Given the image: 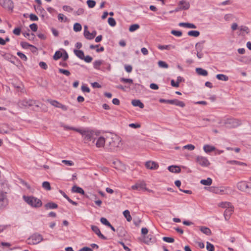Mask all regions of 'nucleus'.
Instances as JSON below:
<instances>
[{
	"label": "nucleus",
	"instance_id": "obj_1",
	"mask_svg": "<svg viewBox=\"0 0 251 251\" xmlns=\"http://www.w3.org/2000/svg\"><path fill=\"white\" fill-rule=\"evenodd\" d=\"M78 132L82 135L84 143L86 144H89L90 142L94 143L100 134L99 131L92 130L88 128H80L79 130H78Z\"/></svg>",
	"mask_w": 251,
	"mask_h": 251
},
{
	"label": "nucleus",
	"instance_id": "obj_2",
	"mask_svg": "<svg viewBox=\"0 0 251 251\" xmlns=\"http://www.w3.org/2000/svg\"><path fill=\"white\" fill-rule=\"evenodd\" d=\"M23 199L27 205L32 208H39L43 204L42 201L40 199L33 196L23 195Z\"/></svg>",
	"mask_w": 251,
	"mask_h": 251
},
{
	"label": "nucleus",
	"instance_id": "obj_3",
	"mask_svg": "<svg viewBox=\"0 0 251 251\" xmlns=\"http://www.w3.org/2000/svg\"><path fill=\"white\" fill-rule=\"evenodd\" d=\"M107 145L108 146L109 149L111 151L117 150L121 144V138L116 135H112L110 138L106 139Z\"/></svg>",
	"mask_w": 251,
	"mask_h": 251
},
{
	"label": "nucleus",
	"instance_id": "obj_4",
	"mask_svg": "<svg viewBox=\"0 0 251 251\" xmlns=\"http://www.w3.org/2000/svg\"><path fill=\"white\" fill-rule=\"evenodd\" d=\"M43 240L42 235L39 233H34L27 238L26 243L30 245H36L41 242Z\"/></svg>",
	"mask_w": 251,
	"mask_h": 251
},
{
	"label": "nucleus",
	"instance_id": "obj_5",
	"mask_svg": "<svg viewBox=\"0 0 251 251\" xmlns=\"http://www.w3.org/2000/svg\"><path fill=\"white\" fill-rule=\"evenodd\" d=\"M196 161L197 164L203 167H207L210 165V163L207 158L201 155L196 156Z\"/></svg>",
	"mask_w": 251,
	"mask_h": 251
},
{
	"label": "nucleus",
	"instance_id": "obj_6",
	"mask_svg": "<svg viewBox=\"0 0 251 251\" xmlns=\"http://www.w3.org/2000/svg\"><path fill=\"white\" fill-rule=\"evenodd\" d=\"M212 192L219 195H230L232 193V190L229 187L217 188Z\"/></svg>",
	"mask_w": 251,
	"mask_h": 251
},
{
	"label": "nucleus",
	"instance_id": "obj_7",
	"mask_svg": "<svg viewBox=\"0 0 251 251\" xmlns=\"http://www.w3.org/2000/svg\"><path fill=\"white\" fill-rule=\"evenodd\" d=\"M131 189L132 190H136L138 191H145L147 190L149 192H151V191L150 190H148L146 188V183L143 181H139L137 182L135 185H132L131 187Z\"/></svg>",
	"mask_w": 251,
	"mask_h": 251
},
{
	"label": "nucleus",
	"instance_id": "obj_8",
	"mask_svg": "<svg viewBox=\"0 0 251 251\" xmlns=\"http://www.w3.org/2000/svg\"><path fill=\"white\" fill-rule=\"evenodd\" d=\"M8 204V201L6 198L5 193L0 192V211L3 209Z\"/></svg>",
	"mask_w": 251,
	"mask_h": 251
},
{
	"label": "nucleus",
	"instance_id": "obj_9",
	"mask_svg": "<svg viewBox=\"0 0 251 251\" xmlns=\"http://www.w3.org/2000/svg\"><path fill=\"white\" fill-rule=\"evenodd\" d=\"M35 104V101L31 100L24 99L18 102V105L21 107H29Z\"/></svg>",
	"mask_w": 251,
	"mask_h": 251
},
{
	"label": "nucleus",
	"instance_id": "obj_10",
	"mask_svg": "<svg viewBox=\"0 0 251 251\" xmlns=\"http://www.w3.org/2000/svg\"><path fill=\"white\" fill-rule=\"evenodd\" d=\"M0 5L8 10H12L14 7L11 0H0Z\"/></svg>",
	"mask_w": 251,
	"mask_h": 251
},
{
	"label": "nucleus",
	"instance_id": "obj_11",
	"mask_svg": "<svg viewBox=\"0 0 251 251\" xmlns=\"http://www.w3.org/2000/svg\"><path fill=\"white\" fill-rule=\"evenodd\" d=\"M49 102L51 104L52 106L61 108L64 111H66L68 110V107L65 105H63L58 101L55 100H48Z\"/></svg>",
	"mask_w": 251,
	"mask_h": 251
},
{
	"label": "nucleus",
	"instance_id": "obj_12",
	"mask_svg": "<svg viewBox=\"0 0 251 251\" xmlns=\"http://www.w3.org/2000/svg\"><path fill=\"white\" fill-rule=\"evenodd\" d=\"M237 188L243 192L246 191L247 189L251 188L246 181H241L237 184Z\"/></svg>",
	"mask_w": 251,
	"mask_h": 251
},
{
	"label": "nucleus",
	"instance_id": "obj_13",
	"mask_svg": "<svg viewBox=\"0 0 251 251\" xmlns=\"http://www.w3.org/2000/svg\"><path fill=\"white\" fill-rule=\"evenodd\" d=\"M234 211V207L232 205L230 206L229 207L226 208L224 213V216L225 217V219L226 221H228L231 215H232L233 212Z\"/></svg>",
	"mask_w": 251,
	"mask_h": 251
},
{
	"label": "nucleus",
	"instance_id": "obj_14",
	"mask_svg": "<svg viewBox=\"0 0 251 251\" xmlns=\"http://www.w3.org/2000/svg\"><path fill=\"white\" fill-rule=\"evenodd\" d=\"M96 139L97 140L96 143V146L97 148H101L104 147L106 140L103 137L100 136V134L99 136L97 137Z\"/></svg>",
	"mask_w": 251,
	"mask_h": 251
},
{
	"label": "nucleus",
	"instance_id": "obj_15",
	"mask_svg": "<svg viewBox=\"0 0 251 251\" xmlns=\"http://www.w3.org/2000/svg\"><path fill=\"white\" fill-rule=\"evenodd\" d=\"M145 166L147 169L151 170H156L159 167L158 163L151 161H147L145 164Z\"/></svg>",
	"mask_w": 251,
	"mask_h": 251
},
{
	"label": "nucleus",
	"instance_id": "obj_16",
	"mask_svg": "<svg viewBox=\"0 0 251 251\" xmlns=\"http://www.w3.org/2000/svg\"><path fill=\"white\" fill-rule=\"evenodd\" d=\"M92 230L99 236V237L103 240H106V237L101 234L99 227L96 226H91Z\"/></svg>",
	"mask_w": 251,
	"mask_h": 251
},
{
	"label": "nucleus",
	"instance_id": "obj_17",
	"mask_svg": "<svg viewBox=\"0 0 251 251\" xmlns=\"http://www.w3.org/2000/svg\"><path fill=\"white\" fill-rule=\"evenodd\" d=\"M170 104L181 107H184L185 106V104L183 101L179 100L177 99L170 100Z\"/></svg>",
	"mask_w": 251,
	"mask_h": 251
},
{
	"label": "nucleus",
	"instance_id": "obj_18",
	"mask_svg": "<svg viewBox=\"0 0 251 251\" xmlns=\"http://www.w3.org/2000/svg\"><path fill=\"white\" fill-rule=\"evenodd\" d=\"M180 6L179 9L187 10L189 9L190 7V4L188 2L184 0H181L179 3Z\"/></svg>",
	"mask_w": 251,
	"mask_h": 251
},
{
	"label": "nucleus",
	"instance_id": "obj_19",
	"mask_svg": "<svg viewBox=\"0 0 251 251\" xmlns=\"http://www.w3.org/2000/svg\"><path fill=\"white\" fill-rule=\"evenodd\" d=\"M179 26L188 28H196L197 26L195 25L192 23H180L178 24Z\"/></svg>",
	"mask_w": 251,
	"mask_h": 251
},
{
	"label": "nucleus",
	"instance_id": "obj_20",
	"mask_svg": "<svg viewBox=\"0 0 251 251\" xmlns=\"http://www.w3.org/2000/svg\"><path fill=\"white\" fill-rule=\"evenodd\" d=\"M132 104L135 107H139L140 108L144 107V104L139 100H133L131 101Z\"/></svg>",
	"mask_w": 251,
	"mask_h": 251
},
{
	"label": "nucleus",
	"instance_id": "obj_21",
	"mask_svg": "<svg viewBox=\"0 0 251 251\" xmlns=\"http://www.w3.org/2000/svg\"><path fill=\"white\" fill-rule=\"evenodd\" d=\"M168 170L174 173H178L180 172L181 169L180 168L177 166H170L168 167Z\"/></svg>",
	"mask_w": 251,
	"mask_h": 251
},
{
	"label": "nucleus",
	"instance_id": "obj_22",
	"mask_svg": "<svg viewBox=\"0 0 251 251\" xmlns=\"http://www.w3.org/2000/svg\"><path fill=\"white\" fill-rule=\"evenodd\" d=\"M157 48L160 50H170L171 49H175V46L172 45H159L157 46Z\"/></svg>",
	"mask_w": 251,
	"mask_h": 251
},
{
	"label": "nucleus",
	"instance_id": "obj_23",
	"mask_svg": "<svg viewBox=\"0 0 251 251\" xmlns=\"http://www.w3.org/2000/svg\"><path fill=\"white\" fill-rule=\"evenodd\" d=\"M196 72L199 75L202 76H206L208 75L207 71L201 68H197Z\"/></svg>",
	"mask_w": 251,
	"mask_h": 251
},
{
	"label": "nucleus",
	"instance_id": "obj_24",
	"mask_svg": "<svg viewBox=\"0 0 251 251\" xmlns=\"http://www.w3.org/2000/svg\"><path fill=\"white\" fill-rule=\"evenodd\" d=\"M218 205L219 207H220L221 208H225L226 209V208H227L229 207L230 206H231V205H232V204L230 202L223 201V202H221L219 203Z\"/></svg>",
	"mask_w": 251,
	"mask_h": 251
},
{
	"label": "nucleus",
	"instance_id": "obj_25",
	"mask_svg": "<svg viewBox=\"0 0 251 251\" xmlns=\"http://www.w3.org/2000/svg\"><path fill=\"white\" fill-rule=\"evenodd\" d=\"M72 191L74 193H78L82 195L84 194V190L81 188L76 186H74L72 187Z\"/></svg>",
	"mask_w": 251,
	"mask_h": 251
},
{
	"label": "nucleus",
	"instance_id": "obj_26",
	"mask_svg": "<svg viewBox=\"0 0 251 251\" xmlns=\"http://www.w3.org/2000/svg\"><path fill=\"white\" fill-rule=\"evenodd\" d=\"M203 149L204 151L206 153L210 152L216 150V148L214 146H210L209 145H204Z\"/></svg>",
	"mask_w": 251,
	"mask_h": 251
},
{
	"label": "nucleus",
	"instance_id": "obj_27",
	"mask_svg": "<svg viewBox=\"0 0 251 251\" xmlns=\"http://www.w3.org/2000/svg\"><path fill=\"white\" fill-rule=\"evenodd\" d=\"M45 207L47 209H53L57 208V204L55 203L50 202L46 203Z\"/></svg>",
	"mask_w": 251,
	"mask_h": 251
},
{
	"label": "nucleus",
	"instance_id": "obj_28",
	"mask_svg": "<svg viewBox=\"0 0 251 251\" xmlns=\"http://www.w3.org/2000/svg\"><path fill=\"white\" fill-rule=\"evenodd\" d=\"M226 163L228 164H234L236 165L239 166H246L247 165L246 163L240 161H238L237 160H228L226 162Z\"/></svg>",
	"mask_w": 251,
	"mask_h": 251
},
{
	"label": "nucleus",
	"instance_id": "obj_29",
	"mask_svg": "<svg viewBox=\"0 0 251 251\" xmlns=\"http://www.w3.org/2000/svg\"><path fill=\"white\" fill-rule=\"evenodd\" d=\"M103 61L101 60H97L93 62V67L98 70H100V66L103 64Z\"/></svg>",
	"mask_w": 251,
	"mask_h": 251
},
{
	"label": "nucleus",
	"instance_id": "obj_30",
	"mask_svg": "<svg viewBox=\"0 0 251 251\" xmlns=\"http://www.w3.org/2000/svg\"><path fill=\"white\" fill-rule=\"evenodd\" d=\"M200 229L203 233L206 235H209L211 233V230L208 227L206 226H200Z\"/></svg>",
	"mask_w": 251,
	"mask_h": 251
},
{
	"label": "nucleus",
	"instance_id": "obj_31",
	"mask_svg": "<svg viewBox=\"0 0 251 251\" xmlns=\"http://www.w3.org/2000/svg\"><path fill=\"white\" fill-rule=\"evenodd\" d=\"M74 53L79 58L82 60L84 58V54L82 50H74Z\"/></svg>",
	"mask_w": 251,
	"mask_h": 251
},
{
	"label": "nucleus",
	"instance_id": "obj_32",
	"mask_svg": "<svg viewBox=\"0 0 251 251\" xmlns=\"http://www.w3.org/2000/svg\"><path fill=\"white\" fill-rule=\"evenodd\" d=\"M200 183L203 185L209 186L212 184V180L211 178L208 177L206 179H201Z\"/></svg>",
	"mask_w": 251,
	"mask_h": 251
},
{
	"label": "nucleus",
	"instance_id": "obj_33",
	"mask_svg": "<svg viewBox=\"0 0 251 251\" xmlns=\"http://www.w3.org/2000/svg\"><path fill=\"white\" fill-rule=\"evenodd\" d=\"M204 41L198 42L195 45V48L197 51H202L203 49Z\"/></svg>",
	"mask_w": 251,
	"mask_h": 251
},
{
	"label": "nucleus",
	"instance_id": "obj_34",
	"mask_svg": "<svg viewBox=\"0 0 251 251\" xmlns=\"http://www.w3.org/2000/svg\"><path fill=\"white\" fill-rule=\"evenodd\" d=\"M216 77L220 80L226 81L228 80V77L224 74H218L216 75Z\"/></svg>",
	"mask_w": 251,
	"mask_h": 251
},
{
	"label": "nucleus",
	"instance_id": "obj_35",
	"mask_svg": "<svg viewBox=\"0 0 251 251\" xmlns=\"http://www.w3.org/2000/svg\"><path fill=\"white\" fill-rule=\"evenodd\" d=\"M227 124H230L231 126H230V127H236V126H238L239 125L238 122L235 119L228 120Z\"/></svg>",
	"mask_w": 251,
	"mask_h": 251
},
{
	"label": "nucleus",
	"instance_id": "obj_36",
	"mask_svg": "<svg viewBox=\"0 0 251 251\" xmlns=\"http://www.w3.org/2000/svg\"><path fill=\"white\" fill-rule=\"evenodd\" d=\"M123 215L128 222H130L131 221L132 218L130 214V212H129V210H125L123 212Z\"/></svg>",
	"mask_w": 251,
	"mask_h": 251
},
{
	"label": "nucleus",
	"instance_id": "obj_37",
	"mask_svg": "<svg viewBox=\"0 0 251 251\" xmlns=\"http://www.w3.org/2000/svg\"><path fill=\"white\" fill-rule=\"evenodd\" d=\"M86 28H87V27L85 26V29L84 31V35L85 37L88 40L93 39V37L91 35V33L89 31H88L86 29Z\"/></svg>",
	"mask_w": 251,
	"mask_h": 251
},
{
	"label": "nucleus",
	"instance_id": "obj_38",
	"mask_svg": "<svg viewBox=\"0 0 251 251\" xmlns=\"http://www.w3.org/2000/svg\"><path fill=\"white\" fill-rule=\"evenodd\" d=\"M187 34L190 36L197 37L200 35V33L197 30H191L189 31Z\"/></svg>",
	"mask_w": 251,
	"mask_h": 251
},
{
	"label": "nucleus",
	"instance_id": "obj_39",
	"mask_svg": "<svg viewBox=\"0 0 251 251\" xmlns=\"http://www.w3.org/2000/svg\"><path fill=\"white\" fill-rule=\"evenodd\" d=\"M98 47H99V45H91L90 46V48L91 49H96V51L97 52H102V51H104V48L103 47H101L100 48H99Z\"/></svg>",
	"mask_w": 251,
	"mask_h": 251
},
{
	"label": "nucleus",
	"instance_id": "obj_40",
	"mask_svg": "<svg viewBox=\"0 0 251 251\" xmlns=\"http://www.w3.org/2000/svg\"><path fill=\"white\" fill-rule=\"evenodd\" d=\"M158 65L161 68L167 69L169 67V65L166 62L161 60L158 62Z\"/></svg>",
	"mask_w": 251,
	"mask_h": 251
},
{
	"label": "nucleus",
	"instance_id": "obj_41",
	"mask_svg": "<svg viewBox=\"0 0 251 251\" xmlns=\"http://www.w3.org/2000/svg\"><path fill=\"white\" fill-rule=\"evenodd\" d=\"M73 29L75 32L80 31L82 29L81 25L79 23H76L74 25Z\"/></svg>",
	"mask_w": 251,
	"mask_h": 251
},
{
	"label": "nucleus",
	"instance_id": "obj_42",
	"mask_svg": "<svg viewBox=\"0 0 251 251\" xmlns=\"http://www.w3.org/2000/svg\"><path fill=\"white\" fill-rule=\"evenodd\" d=\"M140 27V26L138 24H133L131 25L129 28V31L130 32H134L136 30L138 29Z\"/></svg>",
	"mask_w": 251,
	"mask_h": 251
},
{
	"label": "nucleus",
	"instance_id": "obj_43",
	"mask_svg": "<svg viewBox=\"0 0 251 251\" xmlns=\"http://www.w3.org/2000/svg\"><path fill=\"white\" fill-rule=\"evenodd\" d=\"M234 16L231 14H227L224 16V19L226 21L229 22L234 19Z\"/></svg>",
	"mask_w": 251,
	"mask_h": 251
},
{
	"label": "nucleus",
	"instance_id": "obj_44",
	"mask_svg": "<svg viewBox=\"0 0 251 251\" xmlns=\"http://www.w3.org/2000/svg\"><path fill=\"white\" fill-rule=\"evenodd\" d=\"M62 52H61L60 51H56L55 52L53 58L55 60H57L59 59V58H60L61 57H62Z\"/></svg>",
	"mask_w": 251,
	"mask_h": 251
},
{
	"label": "nucleus",
	"instance_id": "obj_45",
	"mask_svg": "<svg viewBox=\"0 0 251 251\" xmlns=\"http://www.w3.org/2000/svg\"><path fill=\"white\" fill-rule=\"evenodd\" d=\"M58 19L61 22H66L68 21V18L62 14H59L58 15Z\"/></svg>",
	"mask_w": 251,
	"mask_h": 251
},
{
	"label": "nucleus",
	"instance_id": "obj_46",
	"mask_svg": "<svg viewBox=\"0 0 251 251\" xmlns=\"http://www.w3.org/2000/svg\"><path fill=\"white\" fill-rule=\"evenodd\" d=\"M108 23L112 27L115 26L116 25V22L115 19L112 17H110L108 19Z\"/></svg>",
	"mask_w": 251,
	"mask_h": 251
},
{
	"label": "nucleus",
	"instance_id": "obj_47",
	"mask_svg": "<svg viewBox=\"0 0 251 251\" xmlns=\"http://www.w3.org/2000/svg\"><path fill=\"white\" fill-rule=\"evenodd\" d=\"M42 187L47 190H50L51 189L50 184L48 181L43 182L42 183Z\"/></svg>",
	"mask_w": 251,
	"mask_h": 251
},
{
	"label": "nucleus",
	"instance_id": "obj_48",
	"mask_svg": "<svg viewBox=\"0 0 251 251\" xmlns=\"http://www.w3.org/2000/svg\"><path fill=\"white\" fill-rule=\"evenodd\" d=\"M238 29L240 30V31L245 32L247 33H248L250 31L249 28L244 25H242L239 27Z\"/></svg>",
	"mask_w": 251,
	"mask_h": 251
},
{
	"label": "nucleus",
	"instance_id": "obj_49",
	"mask_svg": "<svg viewBox=\"0 0 251 251\" xmlns=\"http://www.w3.org/2000/svg\"><path fill=\"white\" fill-rule=\"evenodd\" d=\"M120 81L123 83L132 84L133 83V80L130 78H125L122 77L120 78Z\"/></svg>",
	"mask_w": 251,
	"mask_h": 251
},
{
	"label": "nucleus",
	"instance_id": "obj_50",
	"mask_svg": "<svg viewBox=\"0 0 251 251\" xmlns=\"http://www.w3.org/2000/svg\"><path fill=\"white\" fill-rule=\"evenodd\" d=\"M171 34L176 37H180L182 36V32L178 30H173L171 31Z\"/></svg>",
	"mask_w": 251,
	"mask_h": 251
},
{
	"label": "nucleus",
	"instance_id": "obj_51",
	"mask_svg": "<svg viewBox=\"0 0 251 251\" xmlns=\"http://www.w3.org/2000/svg\"><path fill=\"white\" fill-rule=\"evenodd\" d=\"M87 4L89 8H92L95 7L96 2L93 0H88L87 1Z\"/></svg>",
	"mask_w": 251,
	"mask_h": 251
},
{
	"label": "nucleus",
	"instance_id": "obj_52",
	"mask_svg": "<svg viewBox=\"0 0 251 251\" xmlns=\"http://www.w3.org/2000/svg\"><path fill=\"white\" fill-rule=\"evenodd\" d=\"M206 249L208 251H214L215 248L213 245L207 242L206 243Z\"/></svg>",
	"mask_w": 251,
	"mask_h": 251
},
{
	"label": "nucleus",
	"instance_id": "obj_53",
	"mask_svg": "<svg viewBox=\"0 0 251 251\" xmlns=\"http://www.w3.org/2000/svg\"><path fill=\"white\" fill-rule=\"evenodd\" d=\"M100 221L103 225H104L105 226H108L110 223L108 222V221L105 218L102 217L100 219Z\"/></svg>",
	"mask_w": 251,
	"mask_h": 251
},
{
	"label": "nucleus",
	"instance_id": "obj_54",
	"mask_svg": "<svg viewBox=\"0 0 251 251\" xmlns=\"http://www.w3.org/2000/svg\"><path fill=\"white\" fill-rule=\"evenodd\" d=\"M17 54L23 60H24V61H26L27 60V57L23 53H22L21 52H18L17 53Z\"/></svg>",
	"mask_w": 251,
	"mask_h": 251
},
{
	"label": "nucleus",
	"instance_id": "obj_55",
	"mask_svg": "<svg viewBox=\"0 0 251 251\" xmlns=\"http://www.w3.org/2000/svg\"><path fill=\"white\" fill-rule=\"evenodd\" d=\"M84 13V9L82 8H78L76 11H75L74 14L75 15H81Z\"/></svg>",
	"mask_w": 251,
	"mask_h": 251
},
{
	"label": "nucleus",
	"instance_id": "obj_56",
	"mask_svg": "<svg viewBox=\"0 0 251 251\" xmlns=\"http://www.w3.org/2000/svg\"><path fill=\"white\" fill-rule=\"evenodd\" d=\"M163 240L167 243H173L174 242V238L172 237H163Z\"/></svg>",
	"mask_w": 251,
	"mask_h": 251
},
{
	"label": "nucleus",
	"instance_id": "obj_57",
	"mask_svg": "<svg viewBox=\"0 0 251 251\" xmlns=\"http://www.w3.org/2000/svg\"><path fill=\"white\" fill-rule=\"evenodd\" d=\"M21 28L20 27H16L14 28V29L13 30V33L17 35V36H19L20 35V33H21Z\"/></svg>",
	"mask_w": 251,
	"mask_h": 251
},
{
	"label": "nucleus",
	"instance_id": "obj_58",
	"mask_svg": "<svg viewBox=\"0 0 251 251\" xmlns=\"http://www.w3.org/2000/svg\"><path fill=\"white\" fill-rule=\"evenodd\" d=\"M183 148L184 149H188L190 151H193L195 149V147L193 145L188 144L183 146Z\"/></svg>",
	"mask_w": 251,
	"mask_h": 251
},
{
	"label": "nucleus",
	"instance_id": "obj_59",
	"mask_svg": "<svg viewBox=\"0 0 251 251\" xmlns=\"http://www.w3.org/2000/svg\"><path fill=\"white\" fill-rule=\"evenodd\" d=\"M59 72L65 75L66 76H69L70 75V73L69 71L63 69H59Z\"/></svg>",
	"mask_w": 251,
	"mask_h": 251
},
{
	"label": "nucleus",
	"instance_id": "obj_60",
	"mask_svg": "<svg viewBox=\"0 0 251 251\" xmlns=\"http://www.w3.org/2000/svg\"><path fill=\"white\" fill-rule=\"evenodd\" d=\"M62 162L64 163L67 166H71L74 165V162L71 160H62Z\"/></svg>",
	"mask_w": 251,
	"mask_h": 251
},
{
	"label": "nucleus",
	"instance_id": "obj_61",
	"mask_svg": "<svg viewBox=\"0 0 251 251\" xmlns=\"http://www.w3.org/2000/svg\"><path fill=\"white\" fill-rule=\"evenodd\" d=\"M62 9L63 10L68 12H71L73 10V9L71 6L68 5H64L62 7Z\"/></svg>",
	"mask_w": 251,
	"mask_h": 251
},
{
	"label": "nucleus",
	"instance_id": "obj_62",
	"mask_svg": "<svg viewBox=\"0 0 251 251\" xmlns=\"http://www.w3.org/2000/svg\"><path fill=\"white\" fill-rule=\"evenodd\" d=\"M21 45L23 48L26 49H28L29 47H33L32 45H31L26 42H22Z\"/></svg>",
	"mask_w": 251,
	"mask_h": 251
},
{
	"label": "nucleus",
	"instance_id": "obj_63",
	"mask_svg": "<svg viewBox=\"0 0 251 251\" xmlns=\"http://www.w3.org/2000/svg\"><path fill=\"white\" fill-rule=\"evenodd\" d=\"M30 20L32 21H37L38 20V17L33 14H30L29 15Z\"/></svg>",
	"mask_w": 251,
	"mask_h": 251
},
{
	"label": "nucleus",
	"instance_id": "obj_64",
	"mask_svg": "<svg viewBox=\"0 0 251 251\" xmlns=\"http://www.w3.org/2000/svg\"><path fill=\"white\" fill-rule=\"evenodd\" d=\"M81 90L83 92H86V93H89L90 91V90L89 87H88L85 85H83L81 86Z\"/></svg>",
	"mask_w": 251,
	"mask_h": 251
}]
</instances>
